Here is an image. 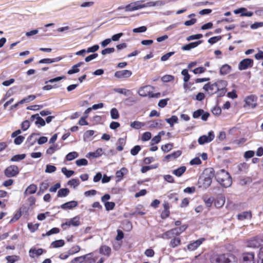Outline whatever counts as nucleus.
Here are the masks:
<instances>
[{
    "label": "nucleus",
    "mask_w": 263,
    "mask_h": 263,
    "mask_svg": "<svg viewBox=\"0 0 263 263\" xmlns=\"http://www.w3.org/2000/svg\"><path fill=\"white\" fill-rule=\"evenodd\" d=\"M263 26V22H255L250 26L251 29L253 30L256 29Z\"/></svg>",
    "instance_id": "obj_61"
},
{
    "label": "nucleus",
    "mask_w": 263,
    "mask_h": 263,
    "mask_svg": "<svg viewBox=\"0 0 263 263\" xmlns=\"http://www.w3.org/2000/svg\"><path fill=\"white\" fill-rule=\"evenodd\" d=\"M65 244V242L62 239L57 240L53 241L51 243V246L53 248H57L63 247Z\"/></svg>",
    "instance_id": "obj_38"
},
{
    "label": "nucleus",
    "mask_w": 263,
    "mask_h": 263,
    "mask_svg": "<svg viewBox=\"0 0 263 263\" xmlns=\"http://www.w3.org/2000/svg\"><path fill=\"white\" fill-rule=\"evenodd\" d=\"M187 228V225L184 224L181 226L180 227L176 228L174 229H172L173 230L174 234L176 236H179L180 235L182 232L185 231V230Z\"/></svg>",
    "instance_id": "obj_25"
},
{
    "label": "nucleus",
    "mask_w": 263,
    "mask_h": 263,
    "mask_svg": "<svg viewBox=\"0 0 263 263\" xmlns=\"http://www.w3.org/2000/svg\"><path fill=\"white\" fill-rule=\"evenodd\" d=\"M100 253L104 255L108 256L111 253V249L107 246H102L100 248Z\"/></svg>",
    "instance_id": "obj_29"
},
{
    "label": "nucleus",
    "mask_w": 263,
    "mask_h": 263,
    "mask_svg": "<svg viewBox=\"0 0 263 263\" xmlns=\"http://www.w3.org/2000/svg\"><path fill=\"white\" fill-rule=\"evenodd\" d=\"M234 13L235 14H240L241 17H251L254 12L252 11H248L247 9L245 7H240L234 10Z\"/></svg>",
    "instance_id": "obj_8"
},
{
    "label": "nucleus",
    "mask_w": 263,
    "mask_h": 263,
    "mask_svg": "<svg viewBox=\"0 0 263 263\" xmlns=\"http://www.w3.org/2000/svg\"><path fill=\"white\" fill-rule=\"evenodd\" d=\"M203 42V40H198L195 42H190L185 44L181 47V49L184 51H190L199 46Z\"/></svg>",
    "instance_id": "obj_9"
},
{
    "label": "nucleus",
    "mask_w": 263,
    "mask_h": 263,
    "mask_svg": "<svg viewBox=\"0 0 263 263\" xmlns=\"http://www.w3.org/2000/svg\"><path fill=\"white\" fill-rule=\"evenodd\" d=\"M37 190V186L34 184H32L29 185L24 192V194H34Z\"/></svg>",
    "instance_id": "obj_27"
},
{
    "label": "nucleus",
    "mask_w": 263,
    "mask_h": 263,
    "mask_svg": "<svg viewBox=\"0 0 263 263\" xmlns=\"http://www.w3.org/2000/svg\"><path fill=\"white\" fill-rule=\"evenodd\" d=\"M132 74V72L130 70H122L117 71L115 72V76L118 78H126L129 77Z\"/></svg>",
    "instance_id": "obj_15"
},
{
    "label": "nucleus",
    "mask_w": 263,
    "mask_h": 263,
    "mask_svg": "<svg viewBox=\"0 0 263 263\" xmlns=\"http://www.w3.org/2000/svg\"><path fill=\"white\" fill-rule=\"evenodd\" d=\"M115 91L121 94H123L125 96H128L131 93V91L129 90L126 89L125 88H115L114 89Z\"/></svg>",
    "instance_id": "obj_41"
},
{
    "label": "nucleus",
    "mask_w": 263,
    "mask_h": 263,
    "mask_svg": "<svg viewBox=\"0 0 263 263\" xmlns=\"http://www.w3.org/2000/svg\"><path fill=\"white\" fill-rule=\"evenodd\" d=\"M241 263H255L254 253L253 252H246L242 254Z\"/></svg>",
    "instance_id": "obj_6"
},
{
    "label": "nucleus",
    "mask_w": 263,
    "mask_h": 263,
    "mask_svg": "<svg viewBox=\"0 0 263 263\" xmlns=\"http://www.w3.org/2000/svg\"><path fill=\"white\" fill-rule=\"evenodd\" d=\"M215 85H216V88L217 90L226 89V86L227 85V82L223 80L218 81L215 82Z\"/></svg>",
    "instance_id": "obj_32"
},
{
    "label": "nucleus",
    "mask_w": 263,
    "mask_h": 263,
    "mask_svg": "<svg viewBox=\"0 0 263 263\" xmlns=\"http://www.w3.org/2000/svg\"><path fill=\"white\" fill-rule=\"evenodd\" d=\"M181 244L180 238L178 237L175 236L170 242V246L172 248H175Z\"/></svg>",
    "instance_id": "obj_30"
},
{
    "label": "nucleus",
    "mask_w": 263,
    "mask_h": 263,
    "mask_svg": "<svg viewBox=\"0 0 263 263\" xmlns=\"http://www.w3.org/2000/svg\"><path fill=\"white\" fill-rule=\"evenodd\" d=\"M79 180L77 179H72L68 182V185L73 187H76L79 185Z\"/></svg>",
    "instance_id": "obj_53"
},
{
    "label": "nucleus",
    "mask_w": 263,
    "mask_h": 263,
    "mask_svg": "<svg viewBox=\"0 0 263 263\" xmlns=\"http://www.w3.org/2000/svg\"><path fill=\"white\" fill-rule=\"evenodd\" d=\"M56 170H57V168L55 166L50 165V164H47L46 165L45 172L47 173H51L54 172L56 171Z\"/></svg>",
    "instance_id": "obj_63"
},
{
    "label": "nucleus",
    "mask_w": 263,
    "mask_h": 263,
    "mask_svg": "<svg viewBox=\"0 0 263 263\" xmlns=\"http://www.w3.org/2000/svg\"><path fill=\"white\" fill-rule=\"evenodd\" d=\"M141 150V147L139 145L135 146L131 150L130 154L133 156L137 155Z\"/></svg>",
    "instance_id": "obj_62"
},
{
    "label": "nucleus",
    "mask_w": 263,
    "mask_h": 263,
    "mask_svg": "<svg viewBox=\"0 0 263 263\" xmlns=\"http://www.w3.org/2000/svg\"><path fill=\"white\" fill-rule=\"evenodd\" d=\"M173 147V143H167L161 146V149L164 153H167L171 151Z\"/></svg>",
    "instance_id": "obj_42"
},
{
    "label": "nucleus",
    "mask_w": 263,
    "mask_h": 263,
    "mask_svg": "<svg viewBox=\"0 0 263 263\" xmlns=\"http://www.w3.org/2000/svg\"><path fill=\"white\" fill-rule=\"evenodd\" d=\"M39 226V223L33 224L31 222L28 223V228L31 232H35Z\"/></svg>",
    "instance_id": "obj_57"
},
{
    "label": "nucleus",
    "mask_w": 263,
    "mask_h": 263,
    "mask_svg": "<svg viewBox=\"0 0 263 263\" xmlns=\"http://www.w3.org/2000/svg\"><path fill=\"white\" fill-rule=\"evenodd\" d=\"M104 205L106 210L107 211H110L114 208L115 203L113 202H105Z\"/></svg>",
    "instance_id": "obj_64"
},
{
    "label": "nucleus",
    "mask_w": 263,
    "mask_h": 263,
    "mask_svg": "<svg viewBox=\"0 0 263 263\" xmlns=\"http://www.w3.org/2000/svg\"><path fill=\"white\" fill-rule=\"evenodd\" d=\"M254 61L252 59L246 58L242 60L238 66H253Z\"/></svg>",
    "instance_id": "obj_28"
},
{
    "label": "nucleus",
    "mask_w": 263,
    "mask_h": 263,
    "mask_svg": "<svg viewBox=\"0 0 263 263\" xmlns=\"http://www.w3.org/2000/svg\"><path fill=\"white\" fill-rule=\"evenodd\" d=\"M69 193V189L67 188H63L59 190L57 196L58 197H66L68 195Z\"/></svg>",
    "instance_id": "obj_34"
},
{
    "label": "nucleus",
    "mask_w": 263,
    "mask_h": 263,
    "mask_svg": "<svg viewBox=\"0 0 263 263\" xmlns=\"http://www.w3.org/2000/svg\"><path fill=\"white\" fill-rule=\"evenodd\" d=\"M215 176L214 170L213 168H209L205 170L203 176L200 177L198 180L199 187L206 189L211 184L212 179Z\"/></svg>",
    "instance_id": "obj_1"
},
{
    "label": "nucleus",
    "mask_w": 263,
    "mask_h": 263,
    "mask_svg": "<svg viewBox=\"0 0 263 263\" xmlns=\"http://www.w3.org/2000/svg\"><path fill=\"white\" fill-rule=\"evenodd\" d=\"M39 135L33 133L28 137L25 144L28 148H30L36 143L37 139L36 138L33 139V137Z\"/></svg>",
    "instance_id": "obj_21"
},
{
    "label": "nucleus",
    "mask_w": 263,
    "mask_h": 263,
    "mask_svg": "<svg viewBox=\"0 0 263 263\" xmlns=\"http://www.w3.org/2000/svg\"><path fill=\"white\" fill-rule=\"evenodd\" d=\"M81 224L80 221V217L79 216H76L72 218H71L68 221H66L65 223H63L62 224V227L65 229V226H67L70 227L72 226L73 227H78L80 226Z\"/></svg>",
    "instance_id": "obj_10"
},
{
    "label": "nucleus",
    "mask_w": 263,
    "mask_h": 263,
    "mask_svg": "<svg viewBox=\"0 0 263 263\" xmlns=\"http://www.w3.org/2000/svg\"><path fill=\"white\" fill-rule=\"evenodd\" d=\"M7 263H14L19 259V257L16 255L7 256L6 257Z\"/></svg>",
    "instance_id": "obj_47"
},
{
    "label": "nucleus",
    "mask_w": 263,
    "mask_h": 263,
    "mask_svg": "<svg viewBox=\"0 0 263 263\" xmlns=\"http://www.w3.org/2000/svg\"><path fill=\"white\" fill-rule=\"evenodd\" d=\"M175 54V52L174 51H170V52H168L165 54H164V55H163L161 57V61H167L171 56H172L173 55H174Z\"/></svg>",
    "instance_id": "obj_58"
},
{
    "label": "nucleus",
    "mask_w": 263,
    "mask_h": 263,
    "mask_svg": "<svg viewBox=\"0 0 263 263\" xmlns=\"http://www.w3.org/2000/svg\"><path fill=\"white\" fill-rule=\"evenodd\" d=\"M115 51V48L114 47H107L103 49L101 53L103 55H105L107 54H110Z\"/></svg>",
    "instance_id": "obj_48"
},
{
    "label": "nucleus",
    "mask_w": 263,
    "mask_h": 263,
    "mask_svg": "<svg viewBox=\"0 0 263 263\" xmlns=\"http://www.w3.org/2000/svg\"><path fill=\"white\" fill-rule=\"evenodd\" d=\"M99 47H100L98 44H95L91 47H89L86 49L87 53H96L95 52L99 50Z\"/></svg>",
    "instance_id": "obj_45"
},
{
    "label": "nucleus",
    "mask_w": 263,
    "mask_h": 263,
    "mask_svg": "<svg viewBox=\"0 0 263 263\" xmlns=\"http://www.w3.org/2000/svg\"><path fill=\"white\" fill-rule=\"evenodd\" d=\"M36 98V96L32 95L28 96L27 97L24 98L20 101H19V103L24 104L25 103H28L31 101L34 100Z\"/></svg>",
    "instance_id": "obj_36"
},
{
    "label": "nucleus",
    "mask_w": 263,
    "mask_h": 263,
    "mask_svg": "<svg viewBox=\"0 0 263 263\" xmlns=\"http://www.w3.org/2000/svg\"><path fill=\"white\" fill-rule=\"evenodd\" d=\"M261 240L258 237H254L249 240L247 242V246L250 248H257L261 245Z\"/></svg>",
    "instance_id": "obj_14"
},
{
    "label": "nucleus",
    "mask_w": 263,
    "mask_h": 263,
    "mask_svg": "<svg viewBox=\"0 0 263 263\" xmlns=\"http://www.w3.org/2000/svg\"><path fill=\"white\" fill-rule=\"evenodd\" d=\"M213 27V24L212 22H210L204 24L201 26V29L202 30H206L212 29Z\"/></svg>",
    "instance_id": "obj_60"
},
{
    "label": "nucleus",
    "mask_w": 263,
    "mask_h": 263,
    "mask_svg": "<svg viewBox=\"0 0 263 263\" xmlns=\"http://www.w3.org/2000/svg\"><path fill=\"white\" fill-rule=\"evenodd\" d=\"M215 137L214 132L210 131L208 133V136L203 135L199 137L198 139V143L199 144H203L205 143H208L212 141Z\"/></svg>",
    "instance_id": "obj_7"
},
{
    "label": "nucleus",
    "mask_w": 263,
    "mask_h": 263,
    "mask_svg": "<svg viewBox=\"0 0 263 263\" xmlns=\"http://www.w3.org/2000/svg\"><path fill=\"white\" fill-rule=\"evenodd\" d=\"M203 201L207 207H211L212 203L214 201L213 197H208L207 196H204L203 197Z\"/></svg>",
    "instance_id": "obj_46"
},
{
    "label": "nucleus",
    "mask_w": 263,
    "mask_h": 263,
    "mask_svg": "<svg viewBox=\"0 0 263 263\" xmlns=\"http://www.w3.org/2000/svg\"><path fill=\"white\" fill-rule=\"evenodd\" d=\"M203 89L207 92V93L210 95L212 96L214 93H216L217 91V89L216 88V85H215V83L213 84H211L210 83L205 84L203 87Z\"/></svg>",
    "instance_id": "obj_11"
},
{
    "label": "nucleus",
    "mask_w": 263,
    "mask_h": 263,
    "mask_svg": "<svg viewBox=\"0 0 263 263\" xmlns=\"http://www.w3.org/2000/svg\"><path fill=\"white\" fill-rule=\"evenodd\" d=\"M154 87L151 85H148L141 87L138 91V94L142 97L148 96L150 97L152 91Z\"/></svg>",
    "instance_id": "obj_5"
},
{
    "label": "nucleus",
    "mask_w": 263,
    "mask_h": 263,
    "mask_svg": "<svg viewBox=\"0 0 263 263\" xmlns=\"http://www.w3.org/2000/svg\"><path fill=\"white\" fill-rule=\"evenodd\" d=\"M225 203V198L223 196L218 197L214 202V204L217 208H221Z\"/></svg>",
    "instance_id": "obj_24"
},
{
    "label": "nucleus",
    "mask_w": 263,
    "mask_h": 263,
    "mask_svg": "<svg viewBox=\"0 0 263 263\" xmlns=\"http://www.w3.org/2000/svg\"><path fill=\"white\" fill-rule=\"evenodd\" d=\"M147 27L146 26H142L137 28H134L133 32L134 33H143L147 30Z\"/></svg>",
    "instance_id": "obj_51"
},
{
    "label": "nucleus",
    "mask_w": 263,
    "mask_h": 263,
    "mask_svg": "<svg viewBox=\"0 0 263 263\" xmlns=\"http://www.w3.org/2000/svg\"><path fill=\"white\" fill-rule=\"evenodd\" d=\"M43 251V249L41 248L36 249L35 248H32L29 251V256L31 258H34L42 255Z\"/></svg>",
    "instance_id": "obj_19"
},
{
    "label": "nucleus",
    "mask_w": 263,
    "mask_h": 263,
    "mask_svg": "<svg viewBox=\"0 0 263 263\" xmlns=\"http://www.w3.org/2000/svg\"><path fill=\"white\" fill-rule=\"evenodd\" d=\"M60 232V229L58 228H53L48 231L45 234H43V236H49L54 234H58Z\"/></svg>",
    "instance_id": "obj_59"
},
{
    "label": "nucleus",
    "mask_w": 263,
    "mask_h": 263,
    "mask_svg": "<svg viewBox=\"0 0 263 263\" xmlns=\"http://www.w3.org/2000/svg\"><path fill=\"white\" fill-rule=\"evenodd\" d=\"M61 171L67 178L70 177L74 174V172L73 171H69L66 167H63Z\"/></svg>",
    "instance_id": "obj_52"
},
{
    "label": "nucleus",
    "mask_w": 263,
    "mask_h": 263,
    "mask_svg": "<svg viewBox=\"0 0 263 263\" xmlns=\"http://www.w3.org/2000/svg\"><path fill=\"white\" fill-rule=\"evenodd\" d=\"M78 204L77 201L72 200L62 204L61 208L63 210H71L77 206Z\"/></svg>",
    "instance_id": "obj_18"
},
{
    "label": "nucleus",
    "mask_w": 263,
    "mask_h": 263,
    "mask_svg": "<svg viewBox=\"0 0 263 263\" xmlns=\"http://www.w3.org/2000/svg\"><path fill=\"white\" fill-rule=\"evenodd\" d=\"M59 149V147L58 145H54L53 146H50L47 149L46 153L48 155H52L55 151L58 150Z\"/></svg>",
    "instance_id": "obj_55"
},
{
    "label": "nucleus",
    "mask_w": 263,
    "mask_h": 263,
    "mask_svg": "<svg viewBox=\"0 0 263 263\" xmlns=\"http://www.w3.org/2000/svg\"><path fill=\"white\" fill-rule=\"evenodd\" d=\"M124 35V33L120 32L118 33L112 35L111 37L110 38L111 41L117 42L119 41L120 39Z\"/></svg>",
    "instance_id": "obj_56"
},
{
    "label": "nucleus",
    "mask_w": 263,
    "mask_h": 263,
    "mask_svg": "<svg viewBox=\"0 0 263 263\" xmlns=\"http://www.w3.org/2000/svg\"><path fill=\"white\" fill-rule=\"evenodd\" d=\"M95 134V131L93 130H88L86 131L83 135L84 141L88 140L91 136H93Z\"/></svg>",
    "instance_id": "obj_54"
},
{
    "label": "nucleus",
    "mask_w": 263,
    "mask_h": 263,
    "mask_svg": "<svg viewBox=\"0 0 263 263\" xmlns=\"http://www.w3.org/2000/svg\"><path fill=\"white\" fill-rule=\"evenodd\" d=\"M110 116L111 118L114 120L118 119L119 118V113L117 108H113L111 109Z\"/></svg>",
    "instance_id": "obj_40"
},
{
    "label": "nucleus",
    "mask_w": 263,
    "mask_h": 263,
    "mask_svg": "<svg viewBox=\"0 0 263 263\" xmlns=\"http://www.w3.org/2000/svg\"><path fill=\"white\" fill-rule=\"evenodd\" d=\"M166 121L170 125L171 127L173 126L174 123L178 122V118L176 116H173L171 118L165 119Z\"/></svg>",
    "instance_id": "obj_50"
},
{
    "label": "nucleus",
    "mask_w": 263,
    "mask_h": 263,
    "mask_svg": "<svg viewBox=\"0 0 263 263\" xmlns=\"http://www.w3.org/2000/svg\"><path fill=\"white\" fill-rule=\"evenodd\" d=\"M222 36H214L210 37L208 42L210 45H213L222 39Z\"/></svg>",
    "instance_id": "obj_35"
},
{
    "label": "nucleus",
    "mask_w": 263,
    "mask_h": 263,
    "mask_svg": "<svg viewBox=\"0 0 263 263\" xmlns=\"http://www.w3.org/2000/svg\"><path fill=\"white\" fill-rule=\"evenodd\" d=\"M25 157V154L16 155L13 156L10 160L13 162L19 161L20 160H23Z\"/></svg>",
    "instance_id": "obj_49"
},
{
    "label": "nucleus",
    "mask_w": 263,
    "mask_h": 263,
    "mask_svg": "<svg viewBox=\"0 0 263 263\" xmlns=\"http://www.w3.org/2000/svg\"><path fill=\"white\" fill-rule=\"evenodd\" d=\"M182 154V152L180 150L175 151L171 154H168L165 156L164 161L175 160L179 157Z\"/></svg>",
    "instance_id": "obj_20"
},
{
    "label": "nucleus",
    "mask_w": 263,
    "mask_h": 263,
    "mask_svg": "<svg viewBox=\"0 0 263 263\" xmlns=\"http://www.w3.org/2000/svg\"><path fill=\"white\" fill-rule=\"evenodd\" d=\"M144 125V123L137 121H134L133 122H132L130 124V126L132 128L137 129L141 128Z\"/></svg>",
    "instance_id": "obj_43"
},
{
    "label": "nucleus",
    "mask_w": 263,
    "mask_h": 263,
    "mask_svg": "<svg viewBox=\"0 0 263 263\" xmlns=\"http://www.w3.org/2000/svg\"><path fill=\"white\" fill-rule=\"evenodd\" d=\"M252 217V214L250 211L243 212L237 215L239 220H243L246 219H250Z\"/></svg>",
    "instance_id": "obj_23"
},
{
    "label": "nucleus",
    "mask_w": 263,
    "mask_h": 263,
    "mask_svg": "<svg viewBox=\"0 0 263 263\" xmlns=\"http://www.w3.org/2000/svg\"><path fill=\"white\" fill-rule=\"evenodd\" d=\"M30 120L32 122L35 120V124L36 125H39L40 126H44L45 125V121L39 116L38 114L32 115Z\"/></svg>",
    "instance_id": "obj_16"
},
{
    "label": "nucleus",
    "mask_w": 263,
    "mask_h": 263,
    "mask_svg": "<svg viewBox=\"0 0 263 263\" xmlns=\"http://www.w3.org/2000/svg\"><path fill=\"white\" fill-rule=\"evenodd\" d=\"M186 171V167L184 166H180L176 170L173 171V174L177 177H180Z\"/></svg>",
    "instance_id": "obj_31"
},
{
    "label": "nucleus",
    "mask_w": 263,
    "mask_h": 263,
    "mask_svg": "<svg viewBox=\"0 0 263 263\" xmlns=\"http://www.w3.org/2000/svg\"><path fill=\"white\" fill-rule=\"evenodd\" d=\"M49 184L47 181L42 182L40 184L39 190L37 192L38 195L43 194L48 188Z\"/></svg>",
    "instance_id": "obj_22"
},
{
    "label": "nucleus",
    "mask_w": 263,
    "mask_h": 263,
    "mask_svg": "<svg viewBox=\"0 0 263 263\" xmlns=\"http://www.w3.org/2000/svg\"><path fill=\"white\" fill-rule=\"evenodd\" d=\"M87 255L88 254H86L85 255L75 257L73 259H72L70 263H75L77 262H78L79 263H82L85 261Z\"/></svg>",
    "instance_id": "obj_39"
},
{
    "label": "nucleus",
    "mask_w": 263,
    "mask_h": 263,
    "mask_svg": "<svg viewBox=\"0 0 263 263\" xmlns=\"http://www.w3.org/2000/svg\"><path fill=\"white\" fill-rule=\"evenodd\" d=\"M4 173L5 176L8 178L13 177L19 173V170L16 165H11L5 169Z\"/></svg>",
    "instance_id": "obj_4"
},
{
    "label": "nucleus",
    "mask_w": 263,
    "mask_h": 263,
    "mask_svg": "<svg viewBox=\"0 0 263 263\" xmlns=\"http://www.w3.org/2000/svg\"><path fill=\"white\" fill-rule=\"evenodd\" d=\"M204 238H200L192 243L189 244L187 246L188 250L193 251L196 249L204 240Z\"/></svg>",
    "instance_id": "obj_17"
},
{
    "label": "nucleus",
    "mask_w": 263,
    "mask_h": 263,
    "mask_svg": "<svg viewBox=\"0 0 263 263\" xmlns=\"http://www.w3.org/2000/svg\"><path fill=\"white\" fill-rule=\"evenodd\" d=\"M257 98L254 95L248 96L245 99V102L247 105L254 108L257 106Z\"/></svg>",
    "instance_id": "obj_13"
},
{
    "label": "nucleus",
    "mask_w": 263,
    "mask_h": 263,
    "mask_svg": "<svg viewBox=\"0 0 263 263\" xmlns=\"http://www.w3.org/2000/svg\"><path fill=\"white\" fill-rule=\"evenodd\" d=\"M202 37H203V35L201 33H197L196 34H193V35L187 36L186 38V40L187 41H190L195 40H200L199 39H200Z\"/></svg>",
    "instance_id": "obj_37"
},
{
    "label": "nucleus",
    "mask_w": 263,
    "mask_h": 263,
    "mask_svg": "<svg viewBox=\"0 0 263 263\" xmlns=\"http://www.w3.org/2000/svg\"><path fill=\"white\" fill-rule=\"evenodd\" d=\"M128 171L125 167H122L120 170L118 171L116 173V177L120 180L123 176L127 173Z\"/></svg>",
    "instance_id": "obj_33"
},
{
    "label": "nucleus",
    "mask_w": 263,
    "mask_h": 263,
    "mask_svg": "<svg viewBox=\"0 0 263 263\" xmlns=\"http://www.w3.org/2000/svg\"><path fill=\"white\" fill-rule=\"evenodd\" d=\"M78 156V154L76 152H70L66 155V159L68 161H71L77 158Z\"/></svg>",
    "instance_id": "obj_44"
},
{
    "label": "nucleus",
    "mask_w": 263,
    "mask_h": 263,
    "mask_svg": "<svg viewBox=\"0 0 263 263\" xmlns=\"http://www.w3.org/2000/svg\"><path fill=\"white\" fill-rule=\"evenodd\" d=\"M175 236L174 232L172 229H171L162 234L161 237L163 239H170L173 238Z\"/></svg>",
    "instance_id": "obj_26"
},
{
    "label": "nucleus",
    "mask_w": 263,
    "mask_h": 263,
    "mask_svg": "<svg viewBox=\"0 0 263 263\" xmlns=\"http://www.w3.org/2000/svg\"><path fill=\"white\" fill-rule=\"evenodd\" d=\"M151 7H155V1L145 3L143 1H138L127 5L126 10L127 12L133 11L142 8Z\"/></svg>",
    "instance_id": "obj_3"
},
{
    "label": "nucleus",
    "mask_w": 263,
    "mask_h": 263,
    "mask_svg": "<svg viewBox=\"0 0 263 263\" xmlns=\"http://www.w3.org/2000/svg\"><path fill=\"white\" fill-rule=\"evenodd\" d=\"M217 181L224 187L230 186L232 184V179L229 173L224 170L218 171L215 175Z\"/></svg>",
    "instance_id": "obj_2"
},
{
    "label": "nucleus",
    "mask_w": 263,
    "mask_h": 263,
    "mask_svg": "<svg viewBox=\"0 0 263 263\" xmlns=\"http://www.w3.org/2000/svg\"><path fill=\"white\" fill-rule=\"evenodd\" d=\"M62 59L61 57H58L54 58H44L40 60L35 63V64H49L53 63L59 62Z\"/></svg>",
    "instance_id": "obj_12"
}]
</instances>
